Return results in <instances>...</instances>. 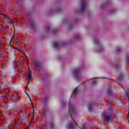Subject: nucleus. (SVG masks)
Masks as SVG:
<instances>
[{
	"label": "nucleus",
	"instance_id": "f257e3e1",
	"mask_svg": "<svg viewBox=\"0 0 129 129\" xmlns=\"http://www.w3.org/2000/svg\"><path fill=\"white\" fill-rule=\"evenodd\" d=\"M69 111L72 119V122L68 125V128H73L74 126H78V125H77V123H76V122H75L72 116L73 114L75 113V108L74 106L70 103L69 105Z\"/></svg>",
	"mask_w": 129,
	"mask_h": 129
},
{
	"label": "nucleus",
	"instance_id": "f03ea898",
	"mask_svg": "<svg viewBox=\"0 0 129 129\" xmlns=\"http://www.w3.org/2000/svg\"><path fill=\"white\" fill-rule=\"evenodd\" d=\"M74 76L76 79H79L81 77V75L80 74V69L77 68L73 72Z\"/></svg>",
	"mask_w": 129,
	"mask_h": 129
},
{
	"label": "nucleus",
	"instance_id": "7ed1b4c3",
	"mask_svg": "<svg viewBox=\"0 0 129 129\" xmlns=\"http://www.w3.org/2000/svg\"><path fill=\"white\" fill-rule=\"evenodd\" d=\"M86 6H87V3H86V1L83 0L82 1V3L81 5V9H80V12L81 13L85 11V9H86Z\"/></svg>",
	"mask_w": 129,
	"mask_h": 129
},
{
	"label": "nucleus",
	"instance_id": "20e7f679",
	"mask_svg": "<svg viewBox=\"0 0 129 129\" xmlns=\"http://www.w3.org/2000/svg\"><path fill=\"white\" fill-rule=\"evenodd\" d=\"M104 116L107 119L104 120H106L107 121H109V120H111L113 118V116L109 114H105Z\"/></svg>",
	"mask_w": 129,
	"mask_h": 129
},
{
	"label": "nucleus",
	"instance_id": "39448f33",
	"mask_svg": "<svg viewBox=\"0 0 129 129\" xmlns=\"http://www.w3.org/2000/svg\"><path fill=\"white\" fill-rule=\"evenodd\" d=\"M53 48L54 49H59V47L62 46V44L58 42V41H55L53 42Z\"/></svg>",
	"mask_w": 129,
	"mask_h": 129
},
{
	"label": "nucleus",
	"instance_id": "423d86ee",
	"mask_svg": "<svg viewBox=\"0 0 129 129\" xmlns=\"http://www.w3.org/2000/svg\"><path fill=\"white\" fill-rule=\"evenodd\" d=\"M78 92V87L76 88L73 91V94L72 95V97H74L77 94Z\"/></svg>",
	"mask_w": 129,
	"mask_h": 129
},
{
	"label": "nucleus",
	"instance_id": "0eeeda50",
	"mask_svg": "<svg viewBox=\"0 0 129 129\" xmlns=\"http://www.w3.org/2000/svg\"><path fill=\"white\" fill-rule=\"evenodd\" d=\"M88 107L90 111H92V110H93V106L92 105V103H91V102L89 103V104L88 105Z\"/></svg>",
	"mask_w": 129,
	"mask_h": 129
},
{
	"label": "nucleus",
	"instance_id": "6e6552de",
	"mask_svg": "<svg viewBox=\"0 0 129 129\" xmlns=\"http://www.w3.org/2000/svg\"><path fill=\"white\" fill-rule=\"evenodd\" d=\"M26 76H27L29 81H30V80H31L32 79V76H31V74H30V73H28V74Z\"/></svg>",
	"mask_w": 129,
	"mask_h": 129
},
{
	"label": "nucleus",
	"instance_id": "1a4fd4ad",
	"mask_svg": "<svg viewBox=\"0 0 129 129\" xmlns=\"http://www.w3.org/2000/svg\"><path fill=\"white\" fill-rule=\"evenodd\" d=\"M124 91L126 92V95L127 96V98H128V99L129 100V91L127 89H124Z\"/></svg>",
	"mask_w": 129,
	"mask_h": 129
},
{
	"label": "nucleus",
	"instance_id": "9d476101",
	"mask_svg": "<svg viewBox=\"0 0 129 129\" xmlns=\"http://www.w3.org/2000/svg\"><path fill=\"white\" fill-rule=\"evenodd\" d=\"M122 79H123V76L121 74L119 76V80H122Z\"/></svg>",
	"mask_w": 129,
	"mask_h": 129
},
{
	"label": "nucleus",
	"instance_id": "9b49d317",
	"mask_svg": "<svg viewBox=\"0 0 129 129\" xmlns=\"http://www.w3.org/2000/svg\"><path fill=\"white\" fill-rule=\"evenodd\" d=\"M126 64L129 66V56L127 58L125 61Z\"/></svg>",
	"mask_w": 129,
	"mask_h": 129
},
{
	"label": "nucleus",
	"instance_id": "f8f14e48",
	"mask_svg": "<svg viewBox=\"0 0 129 129\" xmlns=\"http://www.w3.org/2000/svg\"><path fill=\"white\" fill-rule=\"evenodd\" d=\"M107 93L108 94H109V93H111V91L110 90V89H108L107 90Z\"/></svg>",
	"mask_w": 129,
	"mask_h": 129
},
{
	"label": "nucleus",
	"instance_id": "ddd939ff",
	"mask_svg": "<svg viewBox=\"0 0 129 129\" xmlns=\"http://www.w3.org/2000/svg\"><path fill=\"white\" fill-rule=\"evenodd\" d=\"M99 49L100 50L98 52H101V51L103 49V48L102 47H99Z\"/></svg>",
	"mask_w": 129,
	"mask_h": 129
},
{
	"label": "nucleus",
	"instance_id": "4468645a",
	"mask_svg": "<svg viewBox=\"0 0 129 129\" xmlns=\"http://www.w3.org/2000/svg\"><path fill=\"white\" fill-rule=\"evenodd\" d=\"M92 82H93V83L94 84H95V83H96V80H93L92 81Z\"/></svg>",
	"mask_w": 129,
	"mask_h": 129
},
{
	"label": "nucleus",
	"instance_id": "2eb2a0df",
	"mask_svg": "<svg viewBox=\"0 0 129 129\" xmlns=\"http://www.w3.org/2000/svg\"><path fill=\"white\" fill-rule=\"evenodd\" d=\"M46 30H49L50 29V27H49V26H47L46 27Z\"/></svg>",
	"mask_w": 129,
	"mask_h": 129
},
{
	"label": "nucleus",
	"instance_id": "dca6fc26",
	"mask_svg": "<svg viewBox=\"0 0 129 129\" xmlns=\"http://www.w3.org/2000/svg\"><path fill=\"white\" fill-rule=\"evenodd\" d=\"M95 43H98V40H95Z\"/></svg>",
	"mask_w": 129,
	"mask_h": 129
},
{
	"label": "nucleus",
	"instance_id": "f3484780",
	"mask_svg": "<svg viewBox=\"0 0 129 129\" xmlns=\"http://www.w3.org/2000/svg\"><path fill=\"white\" fill-rule=\"evenodd\" d=\"M3 26H4V25H3V24L1 25V27H3Z\"/></svg>",
	"mask_w": 129,
	"mask_h": 129
},
{
	"label": "nucleus",
	"instance_id": "a211bd4d",
	"mask_svg": "<svg viewBox=\"0 0 129 129\" xmlns=\"http://www.w3.org/2000/svg\"><path fill=\"white\" fill-rule=\"evenodd\" d=\"M28 97H29V99H30V100H31V98H30V97L29 96V95H28Z\"/></svg>",
	"mask_w": 129,
	"mask_h": 129
},
{
	"label": "nucleus",
	"instance_id": "6ab92c4d",
	"mask_svg": "<svg viewBox=\"0 0 129 129\" xmlns=\"http://www.w3.org/2000/svg\"><path fill=\"white\" fill-rule=\"evenodd\" d=\"M45 126H46V125H44V126H43V128H45Z\"/></svg>",
	"mask_w": 129,
	"mask_h": 129
},
{
	"label": "nucleus",
	"instance_id": "aec40b11",
	"mask_svg": "<svg viewBox=\"0 0 129 129\" xmlns=\"http://www.w3.org/2000/svg\"><path fill=\"white\" fill-rule=\"evenodd\" d=\"M117 51H119V49H117Z\"/></svg>",
	"mask_w": 129,
	"mask_h": 129
},
{
	"label": "nucleus",
	"instance_id": "412c9836",
	"mask_svg": "<svg viewBox=\"0 0 129 129\" xmlns=\"http://www.w3.org/2000/svg\"><path fill=\"white\" fill-rule=\"evenodd\" d=\"M36 67H38V64H36Z\"/></svg>",
	"mask_w": 129,
	"mask_h": 129
},
{
	"label": "nucleus",
	"instance_id": "4be33fe9",
	"mask_svg": "<svg viewBox=\"0 0 129 129\" xmlns=\"http://www.w3.org/2000/svg\"><path fill=\"white\" fill-rule=\"evenodd\" d=\"M94 79H97V78H95Z\"/></svg>",
	"mask_w": 129,
	"mask_h": 129
},
{
	"label": "nucleus",
	"instance_id": "5701e85b",
	"mask_svg": "<svg viewBox=\"0 0 129 129\" xmlns=\"http://www.w3.org/2000/svg\"><path fill=\"white\" fill-rule=\"evenodd\" d=\"M3 29H4V30L6 29V28H3Z\"/></svg>",
	"mask_w": 129,
	"mask_h": 129
},
{
	"label": "nucleus",
	"instance_id": "b1692460",
	"mask_svg": "<svg viewBox=\"0 0 129 129\" xmlns=\"http://www.w3.org/2000/svg\"><path fill=\"white\" fill-rule=\"evenodd\" d=\"M33 111H34V108H33Z\"/></svg>",
	"mask_w": 129,
	"mask_h": 129
},
{
	"label": "nucleus",
	"instance_id": "393cba45",
	"mask_svg": "<svg viewBox=\"0 0 129 129\" xmlns=\"http://www.w3.org/2000/svg\"><path fill=\"white\" fill-rule=\"evenodd\" d=\"M7 19H10V18H9V17H7Z\"/></svg>",
	"mask_w": 129,
	"mask_h": 129
},
{
	"label": "nucleus",
	"instance_id": "a878e982",
	"mask_svg": "<svg viewBox=\"0 0 129 129\" xmlns=\"http://www.w3.org/2000/svg\"><path fill=\"white\" fill-rule=\"evenodd\" d=\"M12 40H13V39H12L11 40V42H12Z\"/></svg>",
	"mask_w": 129,
	"mask_h": 129
},
{
	"label": "nucleus",
	"instance_id": "bb28decb",
	"mask_svg": "<svg viewBox=\"0 0 129 129\" xmlns=\"http://www.w3.org/2000/svg\"><path fill=\"white\" fill-rule=\"evenodd\" d=\"M13 37H15V34H14V36H13Z\"/></svg>",
	"mask_w": 129,
	"mask_h": 129
},
{
	"label": "nucleus",
	"instance_id": "cd10ccee",
	"mask_svg": "<svg viewBox=\"0 0 129 129\" xmlns=\"http://www.w3.org/2000/svg\"><path fill=\"white\" fill-rule=\"evenodd\" d=\"M13 27H15V25H13Z\"/></svg>",
	"mask_w": 129,
	"mask_h": 129
},
{
	"label": "nucleus",
	"instance_id": "c85d7f7f",
	"mask_svg": "<svg viewBox=\"0 0 129 129\" xmlns=\"http://www.w3.org/2000/svg\"><path fill=\"white\" fill-rule=\"evenodd\" d=\"M7 29H9V27H7Z\"/></svg>",
	"mask_w": 129,
	"mask_h": 129
},
{
	"label": "nucleus",
	"instance_id": "c756f323",
	"mask_svg": "<svg viewBox=\"0 0 129 129\" xmlns=\"http://www.w3.org/2000/svg\"><path fill=\"white\" fill-rule=\"evenodd\" d=\"M5 17V18L7 17V16H6Z\"/></svg>",
	"mask_w": 129,
	"mask_h": 129
},
{
	"label": "nucleus",
	"instance_id": "7c9ffc66",
	"mask_svg": "<svg viewBox=\"0 0 129 129\" xmlns=\"http://www.w3.org/2000/svg\"><path fill=\"white\" fill-rule=\"evenodd\" d=\"M3 103H5L4 102H3Z\"/></svg>",
	"mask_w": 129,
	"mask_h": 129
}]
</instances>
